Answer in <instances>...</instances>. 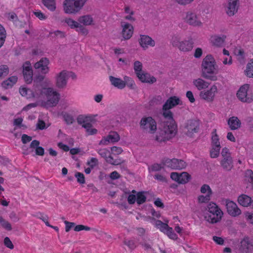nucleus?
<instances>
[{
	"label": "nucleus",
	"mask_w": 253,
	"mask_h": 253,
	"mask_svg": "<svg viewBox=\"0 0 253 253\" xmlns=\"http://www.w3.org/2000/svg\"><path fill=\"white\" fill-rule=\"evenodd\" d=\"M202 76L208 80H217L216 75L218 73V67L215 61L211 54L207 55L203 60L201 65Z\"/></svg>",
	"instance_id": "obj_1"
},
{
	"label": "nucleus",
	"mask_w": 253,
	"mask_h": 253,
	"mask_svg": "<svg viewBox=\"0 0 253 253\" xmlns=\"http://www.w3.org/2000/svg\"><path fill=\"white\" fill-rule=\"evenodd\" d=\"M177 132V125H171L168 123H162L156 136L159 142H166L173 138Z\"/></svg>",
	"instance_id": "obj_2"
},
{
	"label": "nucleus",
	"mask_w": 253,
	"mask_h": 253,
	"mask_svg": "<svg viewBox=\"0 0 253 253\" xmlns=\"http://www.w3.org/2000/svg\"><path fill=\"white\" fill-rule=\"evenodd\" d=\"M206 210L209 212V214H206L205 218L209 222L212 224L216 223L221 219L223 212L215 203H209Z\"/></svg>",
	"instance_id": "obj_3"
},
{
	"label": "nucleus",
	"mask_w": 253,
	"mask_h": 253,
	"mask_svg": "<svg viewBox=\"0 0 253 253\" xmlns=\"http://www.w3.org/2000/svg\"><path fill=\"white\" fill-rule=\"evenodd\" d=\"M86 0H65L63 9L65 13L76 14L84 6Z\"/></svg>",
	"instance_id": "obj_4"
},
{
	"label": "nucleus",
	"mask_w": 253,
	"mask_h": 253,
	"mask_svg": "<svg viewBox=\"0 0 253 253\" xmlns=\"http://www.w3.org/2000/svg\"><path fill=\"white\" fill-rule=\"evenodd\" d=\"M46 92L47 100L42 103L43 106L46 108L55 106L60 99L59 93L53 91L50 87L46 88Z\"/></svg>",
	"instance_id": "obj_5"
},
{
	"label": "nucleus",
	"mask_w": 253,
	"mask_h": 253,
	"mask_svg": "<svg viewBox=\"0 0 253 253\" xmlns=\"http://www.w3.org/2000/svg\"><path fill=\"white\" fill-rule=\"evenodd\" d=\"M140 125L143 129L147 130L150 133H154L157 129V124L154 119L151 117L142 118Z\"/></svg>",
	"instance_id": "obj_6"
},
{
	"label": "nucleus",
	"mask_w": 253,
	"mask_h": 253,
	"mask_svg": "<svg viewBox=\"0 0 253 253\" xmlns=\"http://www.w3.org/2000/svg\"><path fill=\"white\" fill-rule=\"evenodd\" d=\"M249 88V85L248 84H245L239 88L237 93V96L241 101L251 103L253 100V96L247 93Z\"/></svg>",
	"instance_id": "obj_7"
},
{
	"label": "nucleus",
	"mask_w": 253,
	"mask_h": 253,
	"mask_svg": "<svg viewBox=\"0 0 253 253\" xmlns=\"http://www.w3.org/2000/svg\"><path fill=\"white\" fill-rule=\"evenodd\" d=\"M200 122L196 120H188L185 126L187 129L186 134L187 136L192 137L195 133H197L199 130Z\"/></svg>",
	"instance_id": "obj_8"
},
{
	"label": "nucleus",
	"mask_w": 253,
	"mask_h": 253,
	"mask_svg": "<svg viewBox=\"0 0 253 253\" xmlns=\"http://www.w3.org/2000/svg\"><path fill=\"white\" fill-rule=\"evenodd\" d=\"M239 250L243 253H251L253 252V240L248 237H245L240 242Z\"/></svg>",
	"instance_id": "obj_9"
},
{
	"label": "nucleus",
	"mask_w": 253,
	"mask_h": 253,
	"mask_svg": "<svg viewBox=\"0 0 253 253\" xmlns=\"http://www.w3.org/2000/svg\"><path fill=\"white\" fill-rule=\"evenodd\" d=\"M226 207L228 213L233 217H236L241 213V210L235 203L232 201H226Z\"/></svg>",
	"instance_id": "obj_10"
},
{
	"label": "nucleus",
	"mask_w": 253,
	"mask_h": 253,
	"mask_svg": "<svg viewBox=\"0 0 253 253\" xmlns=\"http://www.w3.org/2000/svg\"><path fill=\"white\" fill-rule=\"evenodd\" d=\"M68 80L67 71L63 70L60 72L56 78V86L59 88H65Z\"/></svg>",
	"instance_id": "obj_11"
},
{
	"label": "nucleus",
	"mask_w": 253,
	"mask_h": 253,
	"mask_svg": "<svg viewBox=\"0 0 253 253\" xmlns=\"http://www.w3.org/2000/svg\"><path fill=\"white\" fill-rule=\"evenodd\" d=\"M217 87L215 85H212L209 90L206 91H202L200 93V96L208 101H212L213 100L215 93L217 92Z\"/></svg>",
	"instance_id": "obj_12"
},
{
	"label": "nucleus",
	"mask_w": 253,
	"mask_h": 253,
	"mask_svg": "<svg viewBox=\"0 0 253 253\" xmlns=\"http://www.w3.org/2000/svg\"><path fill=\"white\" fill-rule=\"evenodd\" d=\"M121 26L123 28L122 34L123 37L125 40L129 39L133 34V28L132 26L125 22H121Z\"/></svg>",
	"instance_id": "obj_13"
},
{
	"label": "nucleus",
	"mask_w": 253,
	"mask_h": 253,
	"mask_svg": "<svg viewBox=\"0 0 253 253\" xmlns=\"http://www.w3.org/2000/svg\"><path fill=\"white\" fill-rule=\"evenodd\" d=\"M185 20L187 23L193 26H201L202 25V23L199 17L195 13L193 12H187Z\"/></svg>",
	"instance_id": "obj_14"
},
{
	"label": "nucleus",
	"mask_w": 253,
	"mask_h": 253,
	"mask_svg": "<svg viewBox=\"0 0 253 253\" xmlns=\"http://www.w3.org/2000/svg\"><path fill=\"white\" fill-rule=\"evenodd\" d=\"M139 43L143 49H146L148 46H154L155 42L151 37L147 35H140Z\"/></svg>",
	"instance_id": "obj_15"
},
{
	"label": "nucleus",
	"mask_w": 253,
	"mask_h": 253,
	"mask_svg": "<svg viewBox=\"0 0 253 253\" xmlns=\"http://www.w3.org/2000/svg\"><path fill=\"white\" fill-rule=\"evenodd\" d=\"M238 0H229L226 12L229 16L234 15L238 10Z\"/></svg>",
	"instance_id": "obj_16"
},
{
	"label": "nucleus",
	"mask_w": 253,
	"mask_h": 253,
	"mask_svg": "<svg viewBox=\"0 0 253 253\" xmlns=\"http://www.w3.org/2000/svg\"><path fill=\"white\" fill-rule=\"evenodd\" d=\"M120 139L119 135L117 132L113 131L111 132L106 137L102 139L99 142V145H107L108 143L111 142H117Z\"/></svg>",
	"instance_id": "obj_17"
},
{
	"label": "nucleus",
	"mask_w": 253,
	"mask_h": 253,
	"mask_svg": "<svg viewBox=\"0 0 253 253\" xmlns=\"http://www.w3.org/2000/svg\"><path fill=\"white\" fill-rule=\"evenodd\" d=\"M49 64V60L46 58H42L39 61L35 64L34 67L36 69H40L41 71L46 74L48 72V68L47 67Z\"/></svg>",
	"instance_id": "obj_18"
},
{
	"label": "nucleus",
	"mask_w": 253,
	"mask_h": 253,
	"mask_svg": "<svg viewBox=\"0 0 253 253\" xmlns=\"http://www.w3.org/2000/svg\"><path fill=\"white\" fill-rule=\"evenodd\" d=\"M44 76L39 75L34 79V90L37 95L42 93V82L43 80Z\"/></svg>",
	"instance_id": "obj_19"
},
{
	"label": "nucleus",
	"mask_w": 253,
	"mask_h": 253,
	"mask_svg": "<svg viewBox=\"0 0 253 253\" xmlns=\"http://www.w3.org/2000/svg\"><path fill=\"white\" fill-rule=\"evenodd\" d=\"M170 109H164V106L162 108V115L166 119L163 123H168L171 125H176V124L173 118V113Z\"/></svg>",
	"instance_id": "obj_20"
},
{
	"label": "nucleus",
	"mask_w": 253,
	"mask_h": 253,
	"mask_svg": "<svg viewBox=\"0 0 253 253\" xmlns=\"http://www.w3.org/2000/svg\"><path fill=\"white\" fill-rule=\"evenodd\" d=\"M193 44L194 42L192 39H189L188 40L181 41L178 48L183 52L189 51L193 48Z\"/></svg>",
	"instance_id": "obj_21"
},
{
	"label": "nucleus",
	"mask_w": 253,
	"mask_h": 253,
	"mask_svg": "<svg viewBox=\"0 0 253 253\" xmlns=\"http://www.w3.org/2000/svg\"><path fill=\"white\" fill-rule=\"evenodd\" d=\"M220 165L223 169L227 171H230L234 167L232 157L223 158L220 161Z\"/></svg>",
	"instance_id": "obj_22"
},
{
	"label": "nucleus",
	"mask_w": 253,
	"mask_h": 253,
	"mask_svg": "<svg viewBox=\"0 0 253 253\" xmlns=\"http://www.w3.org/2000/svg\"><path fill=\"white\" fill-rule=\"evenodd\" d=\"M180 99L176 96L169 97L163 105L164 109H170L179 104Z\"/></svg>",
	"instance_id": "obj_23"
},
{
	"label": "nucleus",
	"mask_w": 253,
	"mask_h": 253,
	"mask_svg": "<svg viewBox=\"0 0 253 253\" xmlns=\"http://www.w3.org/2000/svg\"><path fill=\"white\" fill-rule=\"evenodd\" d=\"M138 79L143 83L153 84L156 82V79L154 77H150L148 74H144L142 72L138 73L136 75Z\"/></svg>",
	"instance_id": "obj_24"
},
{
	"label": "nucleus",
	"mask_w": 253,
	"mask_h": 253,
	"mask_svg": "<svg viewBox=\"0 0 253 253\" xmlns=\"http://www.w3.org/2000/svg\"><path fill=\"white\" fill-rule=\"evenodd\" d=\"M40 145V141L37 140H33L30 145V148L35 149L36 154L39 156H43L44 154V149Z\"/></svg>",
	"instance_id": "obj_25"
},
{
	"label": "nucleus",
	"mask_w": 253,
	"mask_h": 253,
	"mask_svg": "<svg viewBox=\"0 0 253 253\" xmlns=\"http://www.w3.org/2000/svg\"><path fill=\"white\" fill-rule=\"evenodd\" d=\"M238 203L243 207H248L249 206H253V202H252L251 198L249 196L242 194L238 197Z\"/></svg>",
	"instance_id": "obj_26"
},
{
	"label": "nucleus",
	"mask_w": 253,
	"mask_h": 253,
	"mask_svg": "<svg viewBox=\"0 0 253 253\" xmlns=\"http://www.w3.org/2000/svg\"><path fill=\"white\" fill-rule=\"evenodd\" d=\"M17 80V76H11L1 83V86L5 89L11 88L16 83Z\"/></svg>",
	"instance_id": "obj_27"
},
{
	"label": "nucleus",
	"mask_w": 253,
	"mask_h": 253,
	"mask_svg": "<svg viewBox=\"0 0 253 253\" xmlns=\"http://www.w3.org/2000/svg\"><path fill=\"white\" fill-rule=\"evenodd\" d=\"M226 38L224 35H222V37L214 35L211 37V41L213 45L220 47L223 44Z\"/></svg>",
	"instance_id": "obj_28"
},
{
	"label": "nucleus",
	"mask_w": 253,
	"mask_h": 253,
	"mask_svg": "<svg viewBox=\"0 0 253 253\" xmlns=\"http://www.w3.org/2000/svg\"><path fill=\"white\" fill-rule=\"evenodd\" d=\"M109 79L111 84L114 86L119 89H123L125 87V82L121 79L111 76L109 77Z\"/></svg>",
	"instance_id": "obj_29"
},
{
	"label": "nucleus",
	"mask_w": 253,
	"mask_h": 253,
	"mask_svg": "<svg viewBox=\"0 0 253 253\" xmlns=\"http://www.w3.org/2000/svg\"><path fill=\"white\" fill-rule=\"evenodd\" d=\"M228 125L231 130H235L241 126V122L237 117L230 118L228 121Z\"/></svg>",
	"instance_id": "obj_30"
},
{
	"label": "nucleus",
	"mask_w": 253,
	"mask_h": 253,
	"mask_svg": "<svg viewBox=\"0 0 253 253\" xmlns=\"http://www.w3.org/2000/svg\"><path fill=\"white\" fill-rule=\"evenodd\" d=\"M93 120V117L91 116H85L84 115H80L78 116L77 119L78 123L83 126L86 125V124H91V122Z\"/></svg>",
	"instance_id": "obj_31"
},
{
	"label": "nucleus",
	"mask_w": 253,
	"mask_h": 253,
	"mask_svg": "<svg viewBox=\"0 0 253 253\" xmlns=\"http://www.w3.org/2000/svg\"><path fill=\"white\" fill-rule=\"evenodd\" d=\"M193 84L199 90L207 88L210 84L209 83L201 78L194 80L193 82Z\"/></svg>",
	"instance_id": "obj_32"
},
{
	"label": "nucleus",
	"mask_w": 253,
	"mask_h": 253,
	"mask_svg": "<svg viewBox=\"0 0 253 253\" xmlns=\"http://www.w3.org/2000/svg\"><path fill=\"white\" fill-rule=\"evenodd\" d=\"M176 162L175 158L169 159L168 158H164L161 160L162 164L164 167L170 168L172 169H174V162Z\"/></svg>",
	"instance_id": "obj_33"
},
{
	"label": "nucleus",
	"mask_w": 253,
	"mask_h": 253,
	"mask_svg": "<svg viewBox=\"0 0 253 253\" xmlns=\"http://www.w3.org/2000/svg\"><path fill=\"white\" fill-rule=\"evenodd\" d=\"M163 101L161 96L156 95L154 96L149 102V108L161 104Z\"/></svg>",
	"instance_id": "obj_34"
},
{
	"label": "nucleus",
	"mask_w": 253,
	"mask_h": 253,
	"mask_svg": "<svg viewBox=\"0 0 253 253\" xmlns=\"http://www.w3.org/2000/svg\"><path fill=\"white\" fill-rule=\"evenodd\" d=\"M19 93L23 96H26L27 97H30L31 96L34 97H35L36 96H38L35 92H33V91L31 90L30 89H28L26 87H22L19 88Z\"/></svg>",
	"instance_id": "obj_35"
},
{
	"label": "nucleus",
	"mask_w": 253,
	"mask_h": 253,
	"mask_svg": "<svg viewBox=\"0 0 253 253\" xmlns=\"http://www.w3.org/2000/svg\"><path fill=\"white\" fill-rule=\"evenodd\" d=\"M78 21L80 23H83L84 25H90L91 24L93 19L92 18L88 15L80 16Z\"/></svg>",
	"instance_id": "obj_36"
},
{
	"label": "nucleus",
	"mask_w": 253,
	"mask_h": 253,
	"mask_svg": "<svg viewBox=\"0 0 253 253\" xmlns=\"http://www.w3.org/2000/svg\"><path fill=\"white\" fill-rule=\"evenodd\" d=\"M43 4L48 9L53 11L56 9V3L55 0H42Z\"/></svg>",
	"instance_id": "obj_37"
},
{
	"label": "nucleus",
	"mask_w": 253,
	"mask_h": 253,
	"mask_svg": "<svg viewBox=\"0 0 253 253\" xmlns=\"http://www.w3.org/2000/svg\"><path fill=\"white\" fill-rule=\"evenodd\" d=\"M123 243L124 245H126L130 251L134 250L137 247V245L134 240L125 238L123 241Z\"/></svg>",
	"instance_id": "obj_38"
},
{
	"label": "nucleus",
	"mask_w": 253,
	"mask_h": 253,
	"mask_svg": "<svg viewBox=\"0 0 253 253\" xmlns=\"http://www.w3.org/2000/svg\"><path fill=\"white\" fill-rule=\"evenodd\" d=\"M179 184H185L191 178V175L187 172H183L180 174Z\"/></svg>",
	"instance_id": "obj_39"
},
{
	"label": "nucleus",
	"mask_w": 253,
	"mask_h": 253,
	"mask_svg": "<svg viewBox=\"0 0 253 253\" xmlns=\"http://www.w3.org/2000/svg\"><path fill=\"white\" fill-rule=\"evenodd\" d=\"M176 162H174V169H182L186 168L187 164L183 160L175 159Z\"/></svg>",
	"instance_id": "obj_40"
},
{
	"label": "nucleus",
	"mask_w": 253,
	"mask_h": 253,
	"mask_svg": "<svg viewBox=\"0 0 253 253\" xmlns=\"http://www.w3.org/2000/svg\"><path fill=\"white\" fill-rule=\"evenodd\" d=\"M91 124H86L83 126V127L85 129L88 135H94L97 133V130L96 128H92Z\"/></svg>",
	"instance_id": "obj_41"
},
{
	"label": "nucleus",
	"mask_w": 253,
	"mask_h": 253,
	"mask_svg": "<svg viewBox=\"0 0 253 253\" xmlns=\"http://www.w3.org/2000/svg\"><path fill=\"white\" fill-rule=\"evenodd\" d=\"M0 225L3 228L7 231H11L12 230L11 224L1 216H0Z\"/></svg>",
	"instance_id": "obj_42"
},
{
	"label": "nucleus",
	"mask_w": 253,
	"mask_h": 253,
	"mask_svg": "<svg viewBox=\"0 0 253 253\" xmlns=\"http://www.w3.org/2000/svg\"><path fill=\"white\" fill-rule=\"evenodd\" d=\"M146 201V197L144 195V192H139L137 194L136 202L138 205L145 203Z\"/></svg>",
	"instance_id": "obj_43"
},
{
	"label": "nucleus",
	"mask_w": 253,
	"mask_h": 253,
	"mask_svg": "<svg viewBox=\"0 0 253 253\" xmlns=\"http://www.w3.org/2000/svg\"><path fill=\"white\" fill-rule=\"evenodd\" d=\"M216 130L215 129H213L212 132V146H215L218 145V146L220 147V143L219 142L218 136L216 134Z\"/></svg>",
	"instance_id": "obj_44"
},
{
	"label": "nucleus",
	"mask_w": 253,
	"mask_h": 253,
	"mask_svg": "<svg viewBox=\"0 0 253 253\" xmlns=\"http://www.w3.org/2000/svg\"><path fill=\"white\" fill-rule=\"evenodd\" d=\"M6 31L4 28L0 24V48L3 45L5 41Z\"/></svg>",
	"instance_id": "obj_45"
},
{
	"label": "nucleus",
	"mask_w": 253,
	"mask_h": 253,
	"mask_svg": "<svg viewBox=\"0 0 253 253\" xmlns=\"http://www.w3.org/2000/svg\"><path fill=\"white\" fill-rule=\"evenodd\" d=\"M181 39V38L179 35H175L172 37L170 42L173 46L178 47Z\"/></svg>",
	"instance_id": "obj_46"
},
{
	"label": "nucleus",
	"mask_w": 253,
	"mask_h": 253,
	"mask_svg": "<svg viewBox=\"0 0 253 253\" xmlns=\"http://www.w3.org/2000/svg\"><path fill=\"white\" fill-rule=\"evenodd\" d=\"M156 226L160 229V230L164 232V233L166 232V231L169 227L167 223H165L161 221V220H157L156 223Z\"/></svg>",
	"instance_id": "obj_47"
},
{
	"label": "nucleus",
	"mask_w": 253,
	"mask_h": 253,
	"mask_svg": "<svg viewBox=\"0 0 253 253\" xmlns=\"http://www.w3.org/2000/svg\"><path fill=\"white\" fill-rule=\"evenodd\" d=\"M246 74L248 77L253 78V61L248 64Z\"/></svg>",
	"instance_id": "obj_48"
},
{
	"label": "nucleus",
	"mask_w": 253,
	"mask_h": 253,
	"mask_svg": "<svg viewBox=\"0 0 253 253\" xmlns=\"http://www.w3.org/2000/svg\"><path fill=\"white\" fill-rule=\"evenodd\" d=\"M9 72V69L6 65L0 66V78H3L6 76Z\"/></svg>",
	"instance_id": "obj_49"
},
{
	"label": "nucleus",
	"mask_w": 253,
	"mask_h": 253,
	"mask_svg": "<svg viewBox=\"0 0 253 253\" xmlns=\"http://www.w3.org/2000/svg\"><path fill=\"white\" fill-rule=\"evenodd\" d=\"M65 22L70 27L71 29H75L79 26V23L71 18H66Z\"/></svg>",
	"instance_id": "obj_50"
},
{
	"label": "nucleus",
	"mask_w": 253,
	"mask_h": 253,
	"mask_svg": "<svg viewBox=\"0 0 253 253\" xmlns=\"http://www.w3.org/2000/svg\"><path fill=\"white\" fill-rule=\"evenodd\" d=\"M212 194H207L206 196L200 195L198 197V201L199 203H207L211 200Z\"/></svg>",
	"instance_id": "obj_51"
},
{
	"label": "nucleus",
	"mask_w": 253,
	"mask_h": 253,
	"mask_svg": "<svg viewBox=\"0 0 253 253\" xmlns=\"http://www.w3.org/2000/svg\"><path fill=\"white\" fill-rule=\"evenodd\" d=\"M221 147L218 146V145L212 146V150L211 151V157L213 158H216L219 154V151Z\"/></svg>",
	"instance_id": "obj_52"
},
{
	"label": "nucleus",
	"mask_w": 253,
	"mask_h": 253,
	"mask_svg": "<svg viewBox=\"0 0 253 253\" xmlns=\"http://www.w3.org/2000/svg\"><path fill=\"white\" fill-rule=\"evenodd\" d=\"M124 82H125V86L127 85V86L130 88L134 89L135 84L133 81L130 78L125 76L124 77Z\"/></svg>",
	"instance_id": "obj_53"
},
{
	"label": "nucleus",
	"mask_w": 253,
	"mask_h": 253,
	"mask_svg": "<svg viewBox=\"0 0 253 253\" xmlns=\"http://www.w3.org/2000/svg\"><path fill=\"white\" fill-rule=\"evenodd\" d=\"M23 76L25 82L27 84H30L33 81V72H23Z\"/></svg>",
	"instance_id": "obj_54"
},
{
	"label": "nucleus",
	"mask_w": 253,
	"mask_h": 253,
	"mask_svg": "<svg viewBox=\"0 0 253 253\" xmlns=\"http://www.w3.org/2000/svg\"><path fill=\"white\" fill-rule=\"evenodd\" d=\"M75 176L77 179V182L80 184H83L85 183V177L83 173L76 172Z\"/></svg>",
	"instance_id": "obj_55"
},
{
	"label": "nucleus",
	"mask_w": 253,
	"mask_h": 253,
	"mask_svg": "<svg viewBox=\"0 0 253 253\" xmlns=\"http://www.w3.org/2000/svg\"><path fill=\"white\" fill-rule=\"evenodd\" d=\"M200 191L203 194H205L207 192V194H212V191L208 184H204L201 187Z\"/></svg>",
	"instance_id": "obj_56"
},
{
	"label": "nucleus",
	"mask_w": 253,
	"mask_h": 253,
	"mask_svg": "<svg viewBox=\"0 0 253 253\" xmlns=\"http://www.w3.org/2000/svg\"><path fill=\"white\" fill-rule=\"evenodd\" d=\"M169 238L172 239H176L177 238V235L174 232L172 228L169 227L165 233Z\"/></svg>",
	"instance_id": "obj_57"
},
{
	"label": "nucleus",
	"mask_w": 253,
	"mask_h": 253,
	"mask_svg": "<svg viewBox=\"0 0 253 253\" xmlns=\"http://www.w3.org/2000/svg\"><path fill=\"white\" fill-rule=\"evenodd\" d=\"M142 64L139 61H136L134 63V70L135 74L137 75L138 73L142 72Z\"/></svg>",
	"instance_id": "obj_58"
},
{
	"label": "nucleus",
	"mask_w": 253,
	"mask_h": 253,
	"mask_svg": "<svg viewBox=\"0 0 253 253\" xmlns=\"http://www.w3.org/2000/svg\"><path fill=\"white\" fill-rule=\"evenodd\" d=\"M139 244L144 248L145 250L152 249V244L148 243L147 240L144 237L142 238V241L139 242Z\"/></svg>",
	"instance_id": "obj_59"
},
{
	"label": "nucleus",
	"mask_w": 253,
	"mask_h": 253,
	"mask_svg": "<svg viewBox=\"0 0 253 253\" xmlns=\"http://www.w3.org/2000/svg\"><path fill=\"white\" fill-rule=\"evenodd\" d=\"M164 168V166L162 164V162H161V164H154L153 165L151 168H149V170H151L153 171H157L161 170L162 169Z\"/></svg>",
	"instance_id": "obj_60"
},
{
	"label": "nucleus",
	"mask_w": 253,
	"mask_h": 253,
	"mask_svg": "<svg viewBox=\"0 0 253 253\" xmlns=\"http://www.w3.org/2000/svg\"><path fill=\"white\" fill-rule=\"evenodd\" d=\"M97 152L99 155L105 160L107 157L108 154L110 153V152L107 149H100L97 150Z\"/></svg>",
	"instance_id": "obj_61"
},
{
	"label": "nucleus",
	"mask_w": 253,
	"mask_h": 253,
	"mask_svg": "<svg viewBox=\"0 0 253 253\" xmlns=\"http://www.w3.org/2000/svg\"><path fill=\"white\" fill-rule=\"evenodd\" d=\"M3 244L5 246H6L7 248L10 249H13L14 248V245H13L9 238L8 237H6L4 238Z\"/></svg>",
	"instance_id": "obj_62"
},
{
	"label": "nucleus",
	"mask_w": 253,
	"mask_h": 253,
	"mask_svg": "<svg viewBox=\"0 0 253 253\" xmlns=\"http://www.w3.org/2000/svg\"><path fill=\"white\" fill-rule=\"evenodd\" d=\"M84 230L85 231H89L90 230V228L88 226L81 224L75 226L74 230L75 231L79 232Z\"/></svg>",
	"instance_id": "obj_63"
},
{
	"label": "nucleus",
	"mask_w": 253,
	"mask_h": 253,
	"mask_svg": "<svg viewBox=\"0 0 253 253\" xmlns=\"http://www.w3.org/2000/svg\"><path fill=\"white\" fill-rule=\"evenodd\" d=\"M64 121L66 122L67 124L71 125L74 122V119L73 117L69 114H65L64 115Z\"/></svg>",
	"instance_id": "obj_64"
}]
</instances>
